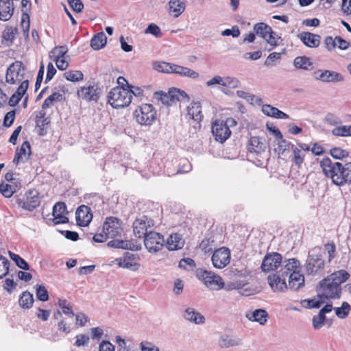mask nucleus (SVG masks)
Instances as JSON below:
<instances>
[{
  "label": "nucleus",
  "mask_w": 351,
  "mask_h": 351,
  "mask_svg": "<svg viewBox=\"0 0 351 351\" xmlns=\"http://www.w3.org/2000/svg\"><path fill=\"white\" fill-rule=\"evenodd\" d=\"M350 277L343 269L335 271L319 282V293L326 299H339L341 296V285Z\"/></svg>",
  "instance_id": "1"
},
{
  "label": "nucleus",
  "mask_w": 351,
  "mask_h": 351,
  "mask_svg": "<svg viewBox=\"0 0 351 351\" xmlns=\"http://www.w3.org/2000/svg\"><path fill=\"white\" fill-rule=\"evenodd\" d=\"M300 263L295 258L282 262L280 271L281 275L289 278V288L291 290L298 291L304 286V276L300 274Z\"/></svg>",
  "instance_id": "2"
},
{
  "label": "nucleus",
  "mask_w": 351,
  "mask_h": 351,
  "mask_svg": "<svg viewBox=\"0 0 351 351\" xmlns=\"http://www.w3.org/2000/svg\"><path fill=\"white\" fill-rule=\"evenodd\" d=\"M109 104L114 108L128 106L131 103L132 93L121 86L112 88L108 95Z\"/></svg>",
  "instance_id": "3"
},
{
  "label": "nucleus",
  "mask_w": 351,
  "mask_h": 351,
  "mask_svg": "<svg viewBox=\"0 0 351 351\" xmlns=\"http://www.w3.org/2000/svg\"><path fill=\"white\" fill-rule=\"evenodd\" d=\"M26 68L21 61L12 62L7 69L5 73V83L11 85L21 84L25 80Z\"/></svg>",
  "instance_id": "4"
},
{
  "label": "nucleus",
  "mask_w": 351,
  "mask_h": 351,
  "mask_svg": "<svg viewBox=\"0 0 351 351\" xmlns=\"http://www.w3.org/2000/svg\"><path fill=\"white\" fill-rule=\"evenodd\" d=\"M134 114L139 124L147 126L151 125L156 120V111L152 105L144 104L134 111Z\"/></svg>",
  "instance_id": "5"
},
{
  "label": "nucleus",
  "mask_w": 351,
  "mask_h": 351,
  "mask_svg": "<svg viewBox=\"0 0 351 351\" xmlns=\"http://www.w3.org/2000/svg\"><path fill=\"white\" fill-rule=\"evenodd\" d=\"M196 275L210 289L219 290L223 287L224 282L221 277L210 271L199 269L197 270Z\"/></svg>",
  "instance_id": "6"
},
{
  "label": "nucleus",
  "mask_w": 351,
  "mask_h": 351,
  "mask_svg": "<svg viewBox=\"0 0 351 351\" xmlns=\"http://www.w3.org/2000/svg\"><path fill=\"white\" fill-rule=\"evenodd\" d=\"M324 267V261L319 248H313L308 252V258L306 261V270L308 274H315L322 271Z\"/></svg>",
  "instance_id": "7"
},
{
  "label": "nucleus",
  "mask_w": 351,
  "mask_h": 351,
  "mask_svg": "<svg viewBox=\"0 0 351 351\" xmlns=\"http://www.w3.org/2000/svg\"><path fill=\"white\" fill-rule=\"evenodd\" d=\"M156 225L154 219L143 215L136 219L133 223V232L136 237L144 238Z\"/></svg>",
  "instance_id": "8"
},
{
  "label": "nucleus",
  "mask_w": 351,
  "mask_h": 351,
  "mask_svg": "<svg viewBox=\"0 0 351 351\" xmlns=\"http://www.w3.org/2000/svg\"><path fill=\"white\" fill-rule=\"evenodd\" d=\"M164 236L156 231H149L144 237V245L149 253H156L165 245Z\"/></svg>",
  "instance_id": "9"
},
{
  "label": "nucleus",
  "mask_w": 351,
  "mask_h": 351,
  "mask_svg": "<svg viewBox=\"0 0 351 351\" xmlns=\"http://www.w3.org/2000/svg\"><path fill=\"white\" fill-rule=\"evenodd\" d=\"M320 166L326 176L330 178L334 184H336L335 178L338 176L341 169V162H332L329 158H324L320 161Z\"/></svg>",
  "instance_id": "10"
},
{
  "label": "nucleus",
  "mask_w": 351,
  "mask_h": 351,
  "mask_svg": "<svg viewBox=\"0 0 351 351\" xmlns=\"http://www.w3.org/2000/svg\"><path fill=\"white\" fill-rule=\"evenodd\" d=\"M282 255L278 252L267 253L262 262L261 268L264 272L276 270L282 263Z\"/></svg>",
  "instance_id": "11"
},
{
  "label": "nucleus",
  "mask_w": 351,
  "mask_h": 351,
  "mask_svg": "<svg viewBox=\"0 0 351 351\" xmlns=\"http://www.w3.org/2000/svg\"><path fill=\"white\" fill-rule=\"evenodd\" d=\"M40 199L38 192L34 189L26 192L23 199H19V206L27 210L32 211L40 205Z\"/></svg>",
  "instance_id": "12"
},
{
  "label": "nucleus",
  "mask_w": 351,
  "mask_h": 351,
  "mask_svg": "<svg viewBox=\"0 0 351 351\" xmlns=\"http://www.w3.org/2000/svg\"><path fill=\"white\" fill-rule=\"evenodd\" d=\"M121 231V222L116 217H108L104 223L103 232L106 234L109 238L113 239L119 236Z\"/></svg>",
  "instance_id": "13"
},
{
  "label": "nucleus",
  "mask_w": 351,
  "mask_h": 351,
  "mask_svg": "<svg viewBox=\"0 0 351 351\" xmlns=\"http://www.w3.org/2000/svg\"><path fill=\"white\" fill-rule=\"evenodd\" d=\"M230 252L226 247H221L215 251L212 256L213 266L218 269H222L230 263Z\"/></svg>",
  "instance_id": "14"
},
{
  "label": "nucleus",
  "mask_w": 351,
  "mask_h": 351,
  "mask_svg": "<svg viewBox=\"0 0 351 351\" xmlns=\"http://www.w3.org/2000/svg\"><path fill=\"white\" fill-rule=\"evenodd\" d=\"M313 77L317 80L326 83H335L343 81L341 74L330 70H317L313 73Z\"/></svg>",
  "instance_id": "15"
},
{
  "label": "nucleus",
  "mask_w": 351,
  "mask_h": 351,
  "mask_svg": "<svg viewBox=\"0 0 351 351\" xmlns=\"http://www.w3.org/2000/svg\"><path fill=\"white\" fill-rule=\"evenodd\" d=\"M212 133L217 141L223 143L230 136L231 131L223 121L217 120L212 125Z\"/></svg>",
  "instance_id": "16"
},
{
  "label": "nucleus",
  "mask_w": 351,
  "mask_h": 351,
  "mask_svg": "<svg viewBox=\"0 0 351 351\" xmlns=\"http://www.w3.org/2000/svg\"><path fill=\"white\" fill-rule=\"evenodd\" d=\"M155 95H160V97L159 99L163 104L167 106H171L175 100H181L184 99H186V101L189 100V96L184 91L176 88L170 90L168 94L157 92Z\"/></svg>",
  "instance_id": "17"
},
{
  "label": "nucleus",
  "mask_w": 351,
  "mask_h": 351,
  "mask_svg": "<svg viewBox=\"0 0 351 351\" xmlns=\"http://www.w3.org/2000/svg\"><path fill=\"white\" fill-rule=\"evenodd\" d=\"M286 277L281 275L279 271L268 276V282L274 291H285L289 288V283L286 282Z\"/></svg>",
  "instance_id": "18"
},
{
  "label": "nucleus",
  "mask_w": 351,
  "mask_h": 351,
  "mask_svg": "<svg viewBox=\"0 0 351 351\" xmlns=\"http://www.w3.org/2000/svg\"><path fill=\"white\" fill-rule=\"evenodd\" d=\"M77 95L80 98L88 101H97L99 97V88L95 84L81 87L78 89Z\"/></svg>",
  "instance_id": "19"
},
{
  "label": "nucleus",
  "mask_w": 351,
  "mask_h": 351,
  "mask_svg": "<svg viewBox=\"0 0 351 351\" xmlns=\"http://www.w3.org/2000/svg\"><path fill=\"white\" fill-rule=\"evenodd\" d=\"M267 143L266 141L258 136H252L249 141L247 149L250 153L256 155H261L266 152Z\"/></svg>",
  "instance_id": "20"
},
{
  "label": "nucleus",
  "mask_w": 351,
  "mask_h": 351,
  "mask_svg": "<svg viewBox=\"0 0 351 351\" xmlns=\"http://www.w3.org/2000/svg\"><path fill=\"white\" fill-rule=\"evenodd\" d=\"M67 213L66 206L64 202H58L53 207L52 215L54 224L65 223L69 222V218L65 216Z\"/></svg>",
  "instance_id": "21"
},
{
  "label": "nucleus",
  "mask_w": 351,
  "mask_h": 351,
  "mask_svg": "<svg viewBox=\"0 0 351 351\" xmlns=\"http://www.w3.org/2000/svg\"><path fill=\"white\" fill-rule=\"evenodd\" d=\"M76 221L81 226H88L93 219L91 209L86 205L79 206L75 212Z\"/></svg>",
  "instance_id": "22"
},
{
  "label": "nucleus",
  "mask_w": 351,
  "mask_h": 351,
  "mask_svg": "<svg viewBox=\"0 0 351 351\" xmlns=\"http://www.w3.org/2000/svg\"><path fill=\"white\" fill-rule=\"evenodd\" d=\"M337 186H341L345 184H351V162H347L345 165L341 163V169L338 176L335 178Z\"/></svg>",
  "instance_id": "23"
},
{
  "label": "nucleus",
  "mask_w": 351,
  "mask_h": 351,
  "mask_svg": "<svg viewBox=\"0 0 351 351\" xmlns=\"http://www.w3.org/2000/svg\"><path fill=\"white\" fill-rule=\"evenodd\" d=\"M31 154L30 144L27 141H25L21 145V147L16 150L15 156L13 159V163L19 165V163H24L29 158Z\"/></svg>",
  "instance_id": "24"
},
{
  "label": "nucleus",
  "mask_w": 351,
  "mask_h": 351,
  "mask_svg": "<svg viewBox=\"0 0 351 351\" xmlns=\"http://www.w3.org/2000/svg\"><path fill=\"white\" fill-rule=\"evenodd\" d=\"M32 4L28 0L21 1V25L25 33H28L29 30V12L31 10Z\"/></svg>",
  "instance_id": "25"
},
{
  "label": "nucleus",
  "mask_w": 351,
  "mask_h": 351,
  "mask_svg": "<svg viewBox=\"0 0 351 351\" xmlns=\"http://www.w3.org/2000/svg\"><path fill=\"white\" fill-rule=\"evenodd\" d=\"M298 38L308 47L316 48L320 45L321 37L308 32H302L298 35Z\"/></svg>",
  "instance_id": "26"
},
{
  "label": "nucleus",
  "mask_w": 351,
  "mask_h": 351,
  "mask_svg": "<svg viewBox=\"0 0 351 351\" xmlns=\"http://www.w3.org/2000/svg\"><path fill=\"white\" fill-rule=\"evenodd\" d=\"M114 261L117 262V264L120 267L130 269L132 270L136 269L138 266L135 262L136 256L130 252H125L123 257L116 258Z\"/></svg>",
  "instance_id": "27"
},
{
  "label": "nucleus",
  "mask_w": 351,
  "mask_h": 351,
  "mask_svg": "<svg viewBox=\"0 0 351 351\" xmlns=\"http://www.w3.org/2000/svg\"><path fill=\"white\" fill-rule=\"evenodd\" d=\"M14 13V4L12 0H0V20L8 21Z\"/></svg>",
  "instance_id": "28"
},
{
  "label": "nucleus",
  "mask_w": 351,
  "mask_h": 351,
  "mask_svg": "<svg viewBox=\"0 0 351 351\" xmlns=\"http://www.w3.org/2000/svg\"><path fill=\"white\" fill-rule=\"evenodd\" d=\"M184 318L195 324H203L205 322V317L193 308H187L185 309Z\"/></svg>",
  "instance_id": "29"
},
{
  "label": "nucleus",
  "mask_w": 351,
  "mask_h": 351,
  "mask_svg": "<svg viewBox=\"0 0 351 351\" xmlns=\"http://www.w3.org/2000/svg\"><path fill=\"white\" fill-rule=\"evenodd\" d=\"M29 86V80H25L23 81L21 84L19 86L16 93H14L9 100V105L10 106H15L19 104L20 100L21 99L23 95L25 93L28 88Z\"/></svg>",
  "instance_id": "30"
},
{
  "label": "nucleus",
  "mask_w": 351,
  "mask_h": 351,
  "mask_svg": "<svg viewBox=\"0 0 351 351\" xmlns=\"http://www.w3.org/2000/svg\"><path fill=\"white\" fill-rule=\"evenodd\" d=\"M184 240L181 234H171L166 242L167 247L169 250H178L182 249L184 245Z\"/></svg>",
  "instance_id": "31"
},
{
  "label": "nucleus",
  "mask_w": 351,
  "mask_h": 351,
  "mask_svg": "<svg viewBox=\"0 0 351 351\" xmlns=\"http://www.w3.org/2000/svg\"><path fill=\"white\" fill-rule=\"evenodd\" d=\"M168 5L169 12L173 14L175 18L180 16L184 12L186 8L184 0H170Z\"/></svg>",
  "instance_id": "32"
},
{
  "label": "nucleus",
  "mask_w": 351,
  "mask_h": 351,
  "mask_svg": "<svg viewBox=\"0 0 351 351\" xmlns=\"http://www.w3.org/2000/svg\"><path fill=\"white\" fill-rule=\"evenodd\" d=\"M172 73L178 74L182 77H187L191 79H197L199 77V73L188 67L173 64Z\"/></svg>",
  "instance_id": "33"
},
{
  "label": "nucleus",
  "mask_w": 351,
  "mask_h": 351,
  "mask_svg": "<svg viewBox=\"0 0 351 351\" xmlns=\"http://www.w3.org/2000/svg\"><path fill=\"white\" fill-rule=\"evenodd\" d=\"M187 112L188 116L197 122L201 121L203 119L202 106L199 101L192 102L190 106H188Z\"/></svg>",
  "instance_id": "34"
},
{
  "label": "nucleus",
  "mask_w": 351,
  "mask_h": 351,
  "mask_svg": "<svg viewBox=\"0 0 351 351\" xmlns=\"http://www.w3.org/2000/svg\"><path fill=\"white\" fill-rule=\"evenodd\" d=\"M218 343L221 348H226L240 346L242 344V341L237 337L223 335L219 337Z\"/></svg>",
  "instance_id": "35"
},
{
  "label": "nucleus",
  "mask_w": 351,
  "mask_h": 351,
  "mask_svg": "<svg viewBox=\"0 0 351 351\" xmlns=\"http://www.w3.org/2000/svg\"><path fill=\"white\" fill-rule=\"evenodd\" d=\"M268 314L265 310L256 309L251 313H247L246 317L253 322H257L263 325L267 320Z\"/></svg>",
  "instance_id": "36"
},
{
  "label": "nucleus",
  "mask_w": 351,
  "mask_h": 351,
  "mask_svg": "<svg viewBox=\"0 0 351 351\" xmlns=\"http://www.w3.org/2000/svg\"><path fill=\"white\" fill-rule=\"evenodd\" d=\"M107 42V37L104 32H99L95 35L90 40V47L95 50L103 48Z\"/></svg>",
  "instance_id": "37"
},
{
  "label": "nucleus",
  "mask_w": 351,
  "mask_h": 351,
  "mask_svg": "<svg viewBox=\"0 0 351 351\" xmlns=\"http://www.w3.org/2000/svg\"><path fill=\"white\" fill-rule=\"evenodd\" d=\"M34 301L33 295L29 291H25L20 295L19 304L21 308L29 309L32 306Z\"/></svg>",
  "instance_id": "38"
},
{
  "label": "nucleus",
  "mask_w": 351,
  "mask_h": 351,
  "mask_svg": "<svg viewBox=\"0 0 351 351\" xmlns=\"http://www.w3.org/2000/svg\"><path fill=\"white\" fill-rule=\"evenodd\" d=\"M254 30L256 34L266 40L269 34H272L271 27L264 23H258L254 25Z\"/></svg>",
  "instance_id": "39"
},
{
  "label": "nucleus",
  "mask_w": 351,
  "mask_h": 351,
  "mask_svg": "<svg viewBox=\"0 0 351 351\" xmlns=\"http://www.w3.org/2000/svg\"><path fill=\"white\" fill-rule=\"evenodd\" d=\"M173 63L166 62H154L152 64L154 70L166 73H172Z\"/></svg>",
  "instance_id": "40"
},
{
  "label": "nucleus",
  "mask_w": 351,
  "mask_h": 351,
  "mask_svg": "<svg viewBox=\"0 0 351 351\" xmlns=\"http://www.w3.org/2000/svg\"><path fill=\"white\" fill-rule=\"evenodd\" d=\"M291 147L293 154V162L298 168H300L304 162L305 154L294 145H291Z\"/></svg>",
  "instance_id": "41"
},
{
  "label": "nucleus",
  "mask_w": 351,
  "mask_h": 351,
  "mask_svg": "<svg viewBox=\"0 0 351 351\" xmlns=\"http://www.w3.org/2000/svg\"><path fill=\"white\" fill-rule=\"evenodd\" d=\"M336 315L340 319L346 318L351 311V306L347 302H343L340 307L334 308Z\"/></svg>",
  "instance_id": "42"
},
{
  "label": "nucleus",
  "mask_w": 351,
  "mask_h": 351,
  "mask_svg": "<svg viewBox=\"0 0 351 351\" xmlns=\"http://www.w3.org/2000/svg\"><path fill=\"white\" fill-rule=\"evenodd\" d=\"M62 98L63 96L61 93L58 92L54 93L45 99L42 108L43 109L49 108L53 105L54 102L60 101L62 99Z\"/></svg>",
  "instance_id": "43"
},
{
  "label": "nucleus",
  "mask_w": 351,
  "mask_h": 351,
  "mask_svg": "<svg viewBox=\"0 0 351 351\" xmlns=\"http://www.w3.org/2000/svg\"><path fill=\"white\" fill-rule=\"evenodd\" d=\"M293 65L298 69L308 70L311 65L310 59L305 56H298L294 59Z\"/></svg>",
  "instance_id": "44"
},
{
  "label": "nucleus",
  "mask_w": 351,
  "mask_h": 351,
  "mask_svg": "<svg viewBox=\"0 0 351 351\" xmlns=\"http://www.w3.org/2000/svg\"><path fill=\"white\" fill-rule=\"evenodd\" d=\"M10 258L16 263V265L21 269L24 270H29L30 267L29 264L20 256L12 252H9Z\"/></svg>",
  "instance_id": "45"
},
{
  "label": "nucleus",
  "mask_w": 351,
  "mask_h": 351,
  "mask_svg": "<svg viewBox=\"0 0 351 351\" xmlns=\"http://www.w3.org/2000/svg\"><path fill=\"white\" fill-rule=\"evenodd\" d=\"M68 51L66 46H59L54 47L49 53V56L51 59H57L60 58H64Z\"/></svg>",
  "instance_id": "46"
},
{
  "label": "nucleus",
  "mask_w": 351,
  "mask_h": 351,
  "mask_svg": "<svg viewBox=\"0 0 351 351\" xmlns=\"http://www.w3.org/2000/svg\"><path fill=\"white\" fill-rule=\"evenodd\" d=\"M322 298L324 297L322 296V294L319 293L317 299L314 298L312 300H304V301H302V304L304 306L309 308H319L321 305L324 303Z\"/></svg>",
  "instance_id": "47"
},
{
  "label": "nucleus",
  "mask_w": 351,
  "mask_h": 351,
  "mask_svg": "<svg viewBox=\"0 0 351 351\" xmlns=\"http://www.w3.org/2000/svg\"><path fill=\"white\" fill-rule=\"evenodd\" d=\"M332 133L337 136H351V125L336 127L332 130Z\"/></svg>",
  "instance_id": "48"
},
{
  "label": "nucleus",
  "mask_w": 351,
  "mask_h": 351,
  "mask_svg": "<svg viewBox=\"0 0 351 351\" xmlns=\"http://www.w3.org/2000/svg\"><path fill=\"white\" fill-rule=\"evenodd\" d=\"M65 78L71 82H79L83 80L84 75L80 71H69L64 73Z\"/></svg>",
  "instance_id": "49"
},
{
  "label": "nucleus",
  "mask_w": 351,
  "mask_h": 351,
  "mask_svg": "<svg viewBox=\"0 0 351 351\" xmlns=\"http://www.w3.org/2000/svg\"><path fill=\"white\" fill-rule=\"evenodd\" d=\"M58 305L62 308V313L64 315L69 317H73L75 315L71 303L66 300L60 299L58 300Z\"/></svg>",
  "instance_id": "50"
},
{
  "label": "nucleus",
  "mask_w": 351,
  "mask_h": 351,
  "mask_svg": "<svg viewBox=\"0 0 351 351\" xmlns=\"http://www.w3.org/2000/svg\"><path fill=\"white\" fill-rule=\"evenodd\" d=\"M36 295L37 299L42 302H46L49 300L48 291L43 285L36 286Z\"/></svg>",
  "instance_id": "51"
},
{
  "label": "nucleus",
  "mask_w": 351,
  "mask_h": 351,
  "mask_svg": "<svg viewBox=\"0 0 351 351\" xmlns=\"http://www.w3.org/2000/svg\"><path fill=\"white\" fill-rule=\"evenodd\" d=\"M240 81L234 77L226 76L223 78L224 87L230 88H236L240 86Z\"/></svg>",
  "instance_id": "52"
},
{
  "label": "nucleus",
  "mask_w": 351,
  "mask_h": 351,
  "mask_svg": "<svg viewBox=\"0 0 351 351\" xmlns=\"http://www.w3.org/2000/svg\"><path fill=\"white\" fill-rule=\"evenodd\" d=\"M290 145L289 142L282 138L278 139L277 147L274 149V151L278 155H282L286 150L289 149Z\"/></svg>",
  "instance_id": "53"
},
{
  "label": "nucleus",
  "mask_w": 351,
  "mask_h": 351,
  "mask_svg": "<svg viewBox=\"0 0 351 351\" xmlns=\"http://www.w3.org/2000/svg\"><path fill=\"white\" fill-rule=\"evenodd\" d=\"M9 261L0 255V279L7 275L9 271Z\"/></svg>",
  "instance_id": "54"
},
{
  "label": "nucleus",
  "mask_w": 351,
  "mask_h": 351,
  "mask_svg": "<svg viewBox=\"0 0 351 351\" xmlns=\"http://www.w3.org/2000/svg\"><path fill=\"white\" fill-rule=\"evenodd\" d=\"M15 191L14 188L8 184L1 183L0 184V192L5 197H10Z\"/></svg>",
  "instance_id": "55"
},
{
  "label": "nucleus",
  "mask_w": 351,
  "mask_h": 351,
  "mask_svg": "<svg viewBox=\"0 0 351 351\" xmlns=\"http://www.w3.org/2000/svg\"><path fill=\"white\" fill-rule=\"evenodd\" d=\"M145 34H150L154 35L156 38H160L162 36V33L160 28L154 23H151L145 30Z\"/></svg>",
  "instance_id": "56"
},
{
  "label": "nucleus",
  "mask_w": 351,
  "mask_h": 351,
  "mask_svg": "<svg viewBox=\"0 0 351 351\" xmlns=\"http://www.w3.org/2000/svg\"><path fill=\"white\" fill-rule=\"evenodd\" d=\"M265 40L272 47L278 46L282 42L280 36H279L277 33L274 32L273 30L272 34H269Z\"/></svg>",
  "instance_id": "57"
},
{
  "label": "nucleus",
  "mask_w": 351,
  "mask_h": 351,
  "mask_svg": "<svg viewBox=\"0 0 351 351\" xmlns=\"http://www.w3.org/2000/svg\"><path fill=\"white\" fill-rule=\"evenodd\" d=\"M90 338L84 334H79L75 336V342L74 346L76 347H82L87 346L89 343Z\"/></svg>",
  "instance_id": "58"
},
{
  "label": "nucleus",
  "mask_w": 351,
  "mask_h": 351,
  "mask_svg": "<svg viewBox=\"0 0 351 351\" xmlns=\"http://www.w3.org/2000/svg\"><path fill=\"white\" fill-rule=\"evenodd\" d=\"M330 154L335 159H342L348 156V152L340 147H334L330 149Z\"/></svg>",
  "instance_id": "59"
},
{
  "label": "nucleus",
  "mask_w": 351,
  "mask_h": 351,
  "mask_svg": "<svg viewBox=\"0 0 351 351\" xmlns=\"http://www.w3.org/2000/svg\"><path fill=\"white\" fill-rule=\"evenodd\" d=\"M262 111L265 115L276 118L278 109L271 105L265 104L262 106Z\"/></svg>",
  "instance_id": "60"
},
{
  "label": "nucleus",
  "mask_w": 351,
  "mask_h": 351,
  "mask_svg": "<svg viewBox=\"0 0 351 351\" xmlns=\"http://www.w3.org/2000/svg\"><path fill=\"white\" fill-rule=\"evenodd\" d=\"M324 249L328 254V262H330L335 256L336 245L334 242L328 243L324 245Z\"/></svg>",
  "instance_id": "61"
},
{
  "label": "nucleus",
  "mask_w": 351,
  "mask_h": 351,
  "mask_svg": "<svg viewBox=\"0 0 351 351\" xmlns=\"http://www.w3.org/2000/svg\"><path fill=\"white\" fill-rule=\"evenodd\" d=\"M2 37L9 44L12 43L15 37L14 29L12 27L6 28L3 32Z\"/></svg>",
  "instance_id": "62"
},
{
  "label": "nucleus",
  "mask_w": 351,
  "mask_h": 351,
  "mask_svg": "<svg viewBox=\"0 0 351 351\" xmlns=\"http://www.w3.org/2000/svg\"><path fill=\"white\" fill-rule=\"evenodd\" d=\"M179 267L184 269H193L195 267V263L190 258H182L179 263Z\"/></svg>",
  "instance_id": "63"
},
{
  "label": "nucleus",
  "mask_w": 351,
  "mask_h": 351,
  "mask_svg": "<svg viewBox=\"0 0 351 351\" xmlns=\"http://www.w3.org/2000/svg\"><path fill=\"white\" fill-rule=\"evenodd\" d=\"M223 36H232L233 38H237L240 35V30L237 25H234L231 29H226L221 32Z\"/></svg>",
  "instance_id": "64"
}]
</instances>
